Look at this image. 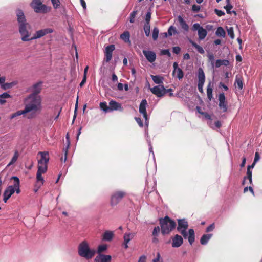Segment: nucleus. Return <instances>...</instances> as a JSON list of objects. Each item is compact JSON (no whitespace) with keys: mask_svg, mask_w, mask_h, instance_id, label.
<instances>
[{"mask_svg":"<svg viewBox=\"0 0 262 262\" xmlns=\"http://www.w3.org/2000/svg\"><path fill=\"white\" fill-rule=\"evenodd\" d=\"M184 237V238H186L188 237V242L190 245H192L195 241V233L194 231L192 229H190L188 231L189 235L188 236L186 230H183L179 232Z\"/></svg>","mask_w":262,"mask_h":262,"instance_id":"10","label":"nucleus"},{"mask_svg":"<svg viewBox=\"0 0 262 262\" xmlns=\"http://www.w3.org/2000/svg\"><path fill=\"white\" fill-rule=\"evenodd\" d=\"M160 230V227L159 226L155 227L153 230L152 235L155 236H157L158 233H159Z\"/></svg>","mask_w":262,"mask_h":262,"instance_id":"55","label":"nucleus"},{"mask_svg":"<svg viewBox=\"0 0 262 262\" xmlns=\"http://www.w3.org/2000/svg\"><path fill=\"white\" fill-rule=\"evenodd\" d=\"M43 36H45V35L42 31L41 30H38L34 34V36L31 38V40L39 38L41 37H43Z\"/></svg>","mask_w":262,"mask_h":262,"instance_id":"36","label":"nucleus"},{"mask_svg":"<svg viewBox=\"0 0 262 262\" xmlns=\"http://www.w3.org/2000/svg\"><path fill=\"white\" fill-rule=\"evenodd\" d=\"M202 27H201L199 24L195 23L192 26V30L193 31H199V30Z\"/></svg>","mask_w":262,"mask_h":262,"instance_id":"59","label":"nucleus"},{"mask_svg":"<svg viewBox=\"0 0 262 262\" xmlns=\"http://www.w3.org/2000/svg\"><path fill=\"white\" fill-rule=\"evenodd\" d=\"M215 34L218 37H225L226 36V32L222 27H219L215 32Z\"/></svg>","mask_w":262,"mask_h":262,"instance_id":"31","label":"nucleus"},{"mask_svg":"<svg viewBox=\"0 0 262 262\" xmlns=\"http://www.w3.org/2000/svg\"><path fill=\"white\" fill-rule=\"evenodd\" d=\"M110 111L122 110L121 105L115 101L111 100L109 102Z\"/></svg>","mask_w":262,"mask_h":262,"instance_id":"21","label":"nucleus"},{"mask_svg":"<svg viewBox=\"0 0 262 262\" xmlns=\"http://www.w3.org/2000/svg\"><path fill=\"white\" fill-rule=\"evenodd\" d=\"M30 29V25L28 23L20 24L18 25V31L21 36V40L23 41H28L31 40L30 38V33L29 29Z\"/></svg>","mask_w":262,"mask_h":262,"instance_id":"5","label":"nucleus"},{"mask_svg":"<svg viewBox=\"0 0 262 262\" xmlns=\"http://www.w3.org/2000/svg\"><path fill=\"white\" fill-rule=\"evenodd\" d=\"M151 78L154 82L156 84H161L163 82V78L158 75H151Z\"/></svg>","mask_w":262,"mask_h":262,"instance_id":"35","label":"nucleus"},{"mask_svg":"<svg viewBox=\"0 0 262 262\" xmlns=\"http://www.w3.org/2000/svg\"><path fill=\"white\" fill-rule=\"evenodd\" d=\"M138 11H133L132 12V13L130 14V18H129V21L131 23H134L135 22V18L136 17V15L137 14Z\"/></svg>","mask_w":262,"mask_h":262,"instance_id":"46","label":"nucleus"},{"mask_svg":"<svg viewBox=\"0 0 262 262\" xmlns=\"http://www.w3.org/2000/svg\"><path fill=\"white\" fill-rule=\"evenodd\" d=\"M247 178L249 181V183H252V171L249 169V168H247Z\"/></svg>","mask_w":262,"mask_h":262,"instance_id":"50","label":"nucleus"},{"mask_svg":"<svg viewBox=\"0 0 262 262\" xmlns=\"http://www.w3.org/2000/svg\"><path fill=\"white\" fill-rule=\"evenodd\" d=\"M160 258V254L159 252L157 253V256L152 260V262H159Z\"/></svg>","mask_w":262,"mask_h":262,"instance_id":"63","label":"nucleus"},{"mask_svg":"<svg viewBox=\"0 0 262 262\" xmlns=\"http://www.w3.org/2000/svg\"><path fill=\"white\" fill-rule=\"evenodd\" d=\"M42 82L40 81L33 84L32 87V93L30 95L39 96L38 95L41 92Z\"/></svg>","mask_w":262,"mask_h":262,"instance_id":"14","label":"nucleus"},{"mask_svg":"<svg viewBox=\"0 0 262 262\" xmlns=\"http://www.w3.org/2000/svg\"><path fill=\"white\" fill-rule=\"evenodd\" d=\"M159 34V29L157 27H155L152 31V38L154 40H156L158 38Z\"/></svg>","mask_w":262,"mask_h":262,"instance_id":"44","label":"nucleus"},{"mask_svg":"<svg viewBox=\"0 0 262 262\" xmlns=\"http://www.w3.org/2000/svg\"><path fill=\"white\" fill-rule=\"evenodd\" d=\"M41 98L40 96L29 95L26 99V104L25 109L27 113L31 111H37L41 110Z\"/></svg>","mask_w":262,"mask_h":262,"instance_id":"1","label":"nucleus"},{"mask_svg":"<svg viewBox=\"0 0 262 262\" xmlns=\"http://www.w3.org/2000/svg\"><path fill=\"white\" fill-rule=\"evenodd\" d=\"M207 97L209 100H211L212 98V89L210 86V84H209L207 88Z\"/></svg>","mask_w":262,"mask_h":262,"instance_id":"39","label":"nucleus"},{"mask_svg":"<svg viewBox=\"0 0 262 262\" xmlns=\"http://www.w3.org/2000/svg\"><path fill=\"white\" fill-rule=\"evenodd\" d=\"M14 193V190L13 187H12V185L9 186L5 190L4 194H6V196L10 198L11 195Z\"/></svg>","mask_w":262,"mask_h":262,"instance_id":"32","label":"nucleus"},{"mask_svg":"<svg viewBox=\"0 0 262 262\" xmlns=\"http://www.w3.org/2000/svg\"><path fill=\"white\" fill-rule=\"evenodd\" d=\"M177 230L180 232L183 230H186L188 227V223L185 219L178 220Z\"/></svg>","mask_w":262,"mask_h":262,"instance_id":"15","label":"nucleus"},{"mask_svg":"<svg viewBox=\"0 0 262 262\" xmlns=\"http://www.w3.org/2000/svg\"><path fill=\"white\" fill-rule=\"evenodd\" d=\"M190 42L192 45V46L194 47L197 51L201 54H204V50L203 49L202 47L198 45L196 43H195L194 41L192 40H190Z\"/></svg>","mask_w":262,"mask_h":262,"instance_id":"33","label":"nucleus"},{"mask_svg":"<svg viewBox=\"0 0 262 262\" xmlns=\"http://www.w3.org/2000/svg\"><path fill=\"white\" fill-rule=\"evenodd\" d=\"M126 195V193L123 191H118L114 192L111 199V204L112 206L117 205Z\"/></svg>","mask_w":262,"mask_h":262,"instance_id":"8","label":"nucleus"},{"mask_svg":"<svg viewBox=\"0 0 262 262\" xmlns=\"http://www.w3.org/2000/svg\"><path fill=\"white\" fill-rule=\"evenodd\" d=\"M134 237L133 233H125L123 236L124 242L128 243L129 241Z\"/></svg>","mask_w":262,"mask_h":262,"instance_id":"34","label":"nucleus"},{"mask_svg":"<svg viewBox=\"0 0 262 262\" xmlns=\"http://www.w3.org/2000/svg\"><path fill=\"white\" fill-rule=\"evenodd\" d=\"M143 53L149 62L152 63L155 61L156 55L154 52L150 51L143 50Z\"/></svg>","mask_w":262,"mask_h":262,"instance_id":"19","label":"nucleus"},{"mask_svg":"<svg viewBox=\"0 0 262 262\" xmlns=\"http://www.w3.org/2000/svg\"><path fill=\"white\" fill-rule=\"evenodd\" d=\"M177 72V77L179 79H181L184 76V73L181 69H178V70L176 71Z\"/></svg>","mask_w":262,"mask_h":262,"instance_id":"49","label":"nucleus"},{"mask_svg":"<svg viewBox=\"0 0 262 262\" xmlns=\"http://www.w3.org/2000/svg\"><path fill=\"white\" fill-rule=\"evenodd\" d=\"M212 236V234L203 235L200 239L201 244L202 245H206L208 243V241L211 238Z\"/></svg>","mask_w":262,"mask_h":262,"instance_id":"28","label":"nucleus"},{"mask_svg":"<svg viewBox=\"0 0 262 262\" xmlns=\"http://www.w3.org/2000/svg\"><path fill=\"white\" fill-rule=\"evenodd\" d=\"M26 113H27V112L25 108L24 110L18 111L11 115L10 119H12L17 116H20Z\"/></svg>","mask_w":262,"mask_h":262,"instance_id":"37","label":"nucleus"},{"mask_svg":"<svg viewBox=\"0 0 262 262\" xmlns=\"http://www.w3.org/2000/svg\"><path fill=\"white\" fill-rule=\"evenodd\" d=\"M178 20L182 28L185 31H187L189 29V26L184 19L181 16H179L178 17Z\"/></svg>","mask_w":262,"mask_h":262,"instance_id":"27","label":"nucleus"},{"mask_svg":"<svg viewBox=\"0 0 262 262\" xmlns=\"http://www.w3.org/2000/svg\"><path fill=\"white\" fill-rule=\"evenodd\" d=\"M19 157V153L17 150H16L14 152V156H13L12 158L11 159V161L8 164V166L11 165L13 164L14 163H15Z\"/></svg>","mask_w":262,"mask_h":262,"instance_id":"38","label":"nucleus"},{"mask_svg":"<svg viewBox=\"0 0 262 262\" xmlns=\"http://www.w3.org/2000/svg\"><path fill=\"white\" fill-rule=\"evenodd\" d=\"M207 57L208 59V61L211 63L212 66H214V55L211 53H209L207 54Z\"/></svg>","mask_w":262,"mask_h":262,"instance_id":"43","label":"nucleus"},{"mask_svg":"<svg viewBox=\"0 0 262 262\" xmlns=\"http://www.w3.org/2000/svg\"><path fill=\"white\" fill-rule=\"evenodd\" d=\"M152 94L156 95L158 97H163L167 92L172 91V89H166L163 85H158L150 89Z\"/></svg>","mask_w":262,"mask_h":262,"instance_id":"7","label":"nucleus"},{"mask_svg":"<svg viewBox=\"0 0 262 262\" xmlns=\"http://www.w3.org/2000/svg\"><path fill=\"white\" fill-rule=\"evenodd\" d=\"M219 106L223 112H226L228 110L227 102L226 101V97L224 93H220L219 96Z\"/></svg>","mask_w":262,"mask_h":262,"instance_id":"11","label":"nucleus"},{"mask_svg":"<svg viewBox=\"0 0 262 262\" xmlns=\"http://www.w3.org/2000/svg\"><path fill=\"white\" fill-rule=\"evenodd\" d=\"M11 96L7 92L0 95V104H4L6 102V99L11 98Z\"/></svg>","mask_w":262,"mask_h":262,"instance_id":"30","label":"nucleus"},{"mask_svg":"<svg viewBox=\"0 0 262 262\" xmlns=\"http://www.w3.org/2000/svg\"><path fill=\"white\" fill-rule=\"evenodd\" d=\"M120 39L123 40L125 42L129 43L130 44L131 41L130 40V33L128 31H124L122 34L120 35Z\"/></svg>","mask_w":262,"mask_h":262,"instance_id":"23","label":"nucleus"},{"mask_svg":"<svg viewBox=\"0 0 262 262\" xmlns=\"http://www.w3.org/2000/svg\"><path fill=\"white\" fill-rule=\"evenodd\" d=\"M146 256L145 255H142L140 257L138 262H146Z\"/></svg>","mask_w":262,"mask_h":262,"instance_id":"64","label":"nucleus"},{"mask_svg":"<svg viewBox=\"0 0 262 262\" xmlns=\"http://www.w3.org/2000/svg\"><path fill=\"white\" fill-rule=\"evenodd\" d=\"M47 172V169L46 167H43V168H39V169L37 170L36 173V183L35 185L36 187H37L38 188H40L41 185H43L44 182V180L43 177H42V174L45 173Z\"/></svg>","mask_w":262,"mask_h":262,"instance_id":"9","label":"nucleus"},{"mask_svg":"<svg viewBox=\"0 0 262 262\" xmlns=\"http://www.w3.org/2000/svg\"><path fill=\"white\" fill-rule=\"evenodd\" d=\"M215 228V225L214 223H212V224L210 225L206 229V232H209L214 230Z\"/></svg>","mask_w":262,"mask_h":262,"instance_id":"54","label":"nucleus"},{"mask_svg":"<svg viewBox=\"0 0 262 262\" xmlns=\"http://www.w3.org/2000/svg\"><path fill=\"white\" fill-rule=\"evenodd\" d=\"M11 180L14 181V184L12 186L14 188V192L16 191L17 194L20 193V181L19 178L16 176H13L11 178Z\"/></svg>","mask_w":262,"mask_h":262,"instance_id":"20","label":"nucleus"},{"mask_svg":"<svg viewBox=\"0 0 262 262\" xmlns=\"http://www.w3.org/2000/svg\"><path fill=\"white\" fill-rule=\"evenodd\" d=\"M230 64L229 61L227 59H217L215 62V67L216 68H219L222 65H224L225 66H228Z\"/></svg>","mask_w":262,"mask_h":262,"instance_id":"26","label":"nucleus"},{"mask_svg":"<svg viewBox=\"0 0 262 262\" xmlns=\"http://www.w3.org/2000/svg\"><path fill=\"white\" fill-rule=\"evenodd\" d=\"M115 47L114 45H110L107 46L104 51L105 54V61L106 62H108L112 59L113 52L115 50Z\"/></svg>","mask_w":262,"mask_h":262,"instance_id":"12","label":"nucleus"},{"mask_svg":"<svg viewBox=\"0 0 262 262\" xmlns=\"http://www.w3.org/2000/svg\"><path fill=\"white\" fill-rule=\"evenodd\" d=\"M177 30L176 29L172 26H171L168 30V36H171L173 34L177 33Z\"/></svg>","mask_w":262,"mask_h":262,"instance_id":"45","label":"nucleus"},{"mask_svg":"<svg viewBox=\"0 0 262 262\" xmlns=\"http://www.w3.org/2000/svg\"><path fill=\"white\" fill-rule=\"evenodd\" d=\"M172 247H179L183 243V239L180 235L176 234L172 238Z\"/></svg>","mask_w":262,"mask_h":262,"instance_id":"17","label":"nucleus"},{"mask_svg":"<svg viewBox=\"0 0 262 262\" xmlns=\"http://www.w3.org/2000/svg\"><path fill=\"white\" fill-rule=\"evenodd\" d=\"M214 12L215 13V14L219 16H222L223 15H225V13L224 12H223V11L222 10H219V9H215L214 10Z\"/></svg>","mask_w":262,"mask_h":262,"instance_id":"56","label":"nucleus"},{"mask_svg":"<svg viewBox=\"0 0 262 262\" xmlns=\"http://www.w3.org/2000/svg\"><path fill=\"white\" fill-rule=\"evenodd\" d=\"M200 6L194 4L192 7V10L193 12H198L200 10Z\"/></svg>","mask_w":262,"mask_h":262,"instance_id":"57","label":"nucleus"},{"mask_svg":"<svg viewBox=\"0 0 262 262\" xmlns=\"http://www.w3.org/2000/svg\"><path fill=\"white\" fill-rule=\"evenodd\" d=\"M147 105V102L146 99H143L139 105V112L143 115L145 121H147L148 120V115L146 112V105Z\"/></svg>","mask_w":262,"mask_h":262,"instance_id":"13","label":"nucleus"},{"mask_svg":"<svg viewBox=\"0 0 262 262\" xmlns=\"http://www.w3.org/2000/svg\"><path fill=\"white\" fill-rule=\"evenodd\" d=\"M16 14L17 16V20L18 23V25L28 23L27 21L26 17L24 15L23 11L21 10L18 9L16 11Z\"/></svg>","mask_w":262,"mask_h":262,"instance_id":"16","label":"nucleus"},{"mask_svg":"<svg viewBox=\"0 0 262 262\" xmlns=\"http://www.w3.org/2000/svg\"><path fill=\"white\" fill-rule=\"evenodd\" d=\"M235 87H237L238 90H242L243 88V78L241 75H236L234 82Z\"/></svg>","mask_w":262,"mask_h":262,"instance_id":"22","label":"nucleus"},{"mask_svg":"<svg viewBox=\"0 0 262 262\" xmlns=\"http://www.w3.org/2000/svg\"><path fill=\"white\" fill-rule=\"evenodd\" d=\"M180 51H181V48L179 47L176 46V47H173L172 48V52L176 54H179Z\"/></svg>","mask_w":262,"mask_h":262,"instance_id":"58","label":"nucleus"},{"mask_svg":"<svg viewBox=\"0 0 262 262\" xmlns=\"http://www.w3.org/2000/svg\"><path fill=\"white\" fill-rule=\"evenodd\" d=\"M112 257L108 255L98 254L95 259V262H111Z\"/></svg>","mask_w":262,"mask_h":262,"instance_id":"18","label":"nucleus"},{"mask_svg":"<svg viewBox=\"0 0 262 262\" xmlns=\"http://www.w3.org/2000/svg\"><path fill=\"white\" fill-rule=\"evenodd\" d=\"M233 8L232 5H227L224 7V8L226 9L227 14H231V9Z\"/></svg>","mask_w":262,"mask_h":262,"instance_id":"53","label":"nucleus"},{"mask_svg":"<svg viewBox=\"0 0 262 262\" xmlns=\"http://www.w3.org/2000/svg\"><path fill=\"white\" fill-rule=\"evenodd\" d=\"M107 249V246L106 245H101L99 246L98 248V253L99 254H101V253L103 252L105 250H106Z\"/></svg>","mask_w":262,"mask_h":262,"instance_id":"47","label":"nucleus"},{"mask_svg":"<svg viewBox=\"0 0 262 262\" xmlns=\"http://www.w3.org/2000/svg\"><path fill=\"white\" fill-rule=\"evenodd\" d=\"M227 33L231 38L233 39L234 38V31L232 27H230L227 29Z\"/></svg>","mask_w":262,"mask_h":262,"instance_id":"48","label":"nucleus"},{"mask_svg":"<svg viewBox=\"0 0 262 262\" xmlns=\"http://www.w3.org/2000/svg\"><path fill=\"white\" fill-rule=\"evenodd\" d=\"M100 107L101 109L103 110L104 112H107L110 111V107L107 106L106 102H101L100 104Z\"/></svg>","mask_w":262,"mask_h":262,"instance_id":"42","label":"nucleus"},{"mask_svg":"<svg viewBox=\"0 0 262 262\" xmlns=\"http://www.w3.org/2000/svg\"><path fill=\"white\" fill-rule=\"evenodd\" d=\"M159 224L163 235L169 234L176 227V223L168 216L160 218Z\"/></svg>","mask_w":262,"mask_h":262,"instance_id":"2","label":"nucleus"},{"mask_svg":"<svg viewBox=\"0 0 262 262\" xmlns=\"http://www.w3.org/2000/svg\"><path fill=\"white\" fill-rule=\"evenodd\" d=\"M161 52L162 55H167L168 57L171 56V54L168 49L162 50Z\"/></svg>","mask_w":262,"mask_h":262,"instance_id":"61","label":"nucleus"},{"mask_svg":"<svg viewBox=\"0 0 262 262\" xmlns=\"http://www.w3.org/2000/svg\"><path fill=\"white\" fill-rule=\"evenodd\" d=\"M202 115L204 116V117L208 119V120H211V116L208 114L206 112H204L203 113H202Z\"/></svg>","mask_w":262,"mask_h":262,"instance_id":"62","label":"nucleus"},{"mask_svg":"<svg viewBox=\"0 0 262 262\" xmlns=\"http://www.w3.org/2000/svg\"><path fill=\"white\" fill-rule=\"evenodd\" d=\"M53 7L54 9H58L61 5L60 0H51Z\"/></svg>","mask_w":262,"mask_h":262,"instance_id":"41","label":"nucleus"},{"mask_svg":"<svg viewBox=\"0 0 262 262\" xmlns=\"http://www.w3.org/2000/svg\"><path fill=\"white\" fill-rule=\"evenodd\" d=\"M38 155H41V158L38 161V170L39 168H43V167H46L47 170H48V164L49 161V152L47 151L41 152L40 151L38 152Z\"/></svg>","mask_w":262,"mask_h":262,"instance_id":"6","label":"nucleus"},{"mask_svg":"<svg viewBox=\"0 0 262 262\" xmlns=\"http://www.w3.org/2000/svg\"><path fill=\"white\" fill-rule=\"evenodd\" d=\"M78 254L86 259H91L95 254V251L90 248L88 243L83 241L78 246Z\"/></svg>","mask_w":262,"mask_h":262,"instance_id":"3","label":"nucleus"},{"mask_svg":"<svg viewBox=\"0 0 262 262\" xmlns=\"http://www.w3.org/2000/svg\"><path fill=\"white\" fill-rule=\"evenodd\" d=\"M151 12H148L146 15V17H145V24H150V19H151Z\"/></svg>","mask_w":262,"mask_h":262,"instance_id":"52","label":"nucleus"},{"mask_svg":"<svg viewBox=\"0 0 262 262\" xmlns=\"http://www.w3.org/2000/svg\"><path fill=\"white\" fill-rule=\"evenodd\" d=\"M135 120L140 127H142L143 126V123L141 118L139 117H136Z\"/></svg>","mask_w":262,"mask_h":262,"instance_id":"60","label":"nucleus"},{"mask_svg":"<svg viewBox=\"0 0 262 262\" xmlns=\"http://www.w3.org/2000/svg\"><path fill=\"white\" fill-rule=\"evenodd\" d=\"M114 236V233L111 231H106L103 234V240L105 241H111Z\"/></svg>","mask_w":262,"mask_h":262,"instance_id":"24","label":"nucleus"},{"mask_svg":"<svg viewBox=\"0 0 262 262\" xmlns=\"http://www.w3.org/2000/svg\"><path fill=\"white\" fill-rule=\"evenodd\" d=\"M198 83H204L205 76L204 71L202 68H199L198 70Z\"/></svg>","mask_w":262,"mask_h":262,"instance_id":"25","label":"nucleus"},{"mask_svg":"<svg viewBox=\"0 0 262 262\" xmlns=\"http://www.w3.org/2000/svg\"><path fill=\"white\" fill-rule=\"evenodd\" d=\"M207 32L206 29H204L203 27H202L198 31V35H199V38L200 40L204 39L205 37L207 36Z\"/></svg>","mask_w":262,"mask_h":262,"instance_id":"29","label":"nucleus"},{"mask_svg":"<svg viewBox=\"0 0 262 262\" xmlns=\"http://www.w3.org/2000/svg\"><path fill=\"white\" fill-rule=\"evenodd\" d=\"M30 6L37 13H47L52 9L50 6L43 4L41 0H32L30 3Z\"/></svg>","mask_w":262,"mask_h":262,"instance_id":"4","label":"nucleus"},{"mask_svg":"<svg viewBox=\"0 0 262 262\" xmlns=\"http://www.w3.org/2000/svg\"><path fill=\"white\" fill-rule=\"evenodd\" d=\"M144 30L146 36H149L150 32V25L145 24L144 26Z\"/></svg>","mask_w":262,"mask_h":262,"instance_id":"40","label":"nucleus"},{"mask_svg":"<svg viewBox=\"0 0 262 262\" xmlns=\"http://www.w3.org/2000/svg\"><path fill=\"white\" fill-rule=\"evenodd\" d=\"M41 30L42 31L45 35L48 34L52 33L54 31L53 29L52 28H46L44 29H41Z\"/></svg>","mask_w":262,"mask_h":262,"instance_id":"51","label":"nucleus"}]
</instances>
